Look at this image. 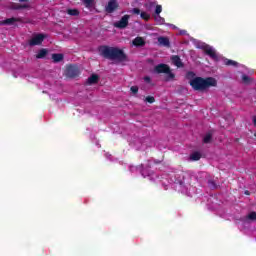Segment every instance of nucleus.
Masks as SVG:
<instances>
[{"mask_svg":"<svg viewBox=\"0 0 256 256\" xmlns=\"http://www.w3.org/2000/svg\"><path fill=\"white\" fill-rule=\"evenodd\" d=\"M162 185H174V187L182 192L184 195L191 197L193 186H191V176L184 172H180L179 174H172L170 177L165 175L161 180Z\"/></svg>","mask_w":256,"mask_h":256,"instance_id":"obj_1","label":"nucleus"},{"mask_svg":"<svg viewBox=\"0 0 256 256\" xmlns=\"http://www.w3.org/2000/svg\"><path fill=\"white\" fill-rule=\"evenodd\" d=\"M190 85L194 91H205V89H209V87H217V80L213 77H195L190 80Z\"/></svg>","mask_w":256,"mask_h":256,"instance_id":"obj_2","label":"nucleus"},{"mask_svg":"<svg viewBox=\"0 0 256 256\" xmlns=\"http://www.w3.org/2000/svg\"><path fill=\"white\" fill-rule=\"evenodd\" d=\"M101 55L112 61H125V53L119 48L104 46L100 49Z\"/></svg>","mask_w":256,"mask_h":256,"instance_id":"obj_3","label":"nucleus"},{"mask_svg":"<svg viewBox=\"0 0 256 256\" xmlns=\"http://www.w3.org/2000/svg\"><path fill=\"white\" fill-rule=\"evenodd\" d=\"M155 73H165L166 81H171L175 78V74L171 72V69L167 64H159L154 68Z\"/></svg>","mask_w":256,"mask_h":256,"instance_id":"obj_4","label":"nucleus"},{"mask_svg":"<svg viewBox=\"0 0 256 256\" xmlns=\"http://www.w3.org/2000/svg\"><path fill=\"white\" fill-rule=\"evenodd\" d=\"M130 171H140L142 176L148 177V179L150 181H157V180H159V176L155 175V172H150L147 168L143 169V165H141L140 167L132 166L130 168Z\"/></svg>","mask_w":256,"mask_h":256,"instance_id":"obj_5","label":"nucleus"},{"mask_svg":"<svg viewBox=\"0 0 256 256\" xmlns=\"http://www.w3.org/2000/svg\"><path fill=\"white\" fill-rule=\"evenodd\" d=\"M197 48L203 49L206 55L211 57V59H213L214 61H217V59H219V55L217 54V51H215V48H213L212 46L207 45L205 43H200L197 45Z\"/></svg>","mask_w":256,"mask_h":256,"instance_id":"obj_6","label":"nucleus"},{"mask_svg":"<svg viewBox=\"0 0 256 256\" xmlns=\"http://www.w3.org/2000/svg\"><path fill=\"white\" fill-rule=\"evenodd\" d=\"M45 40V35L43 34H34L29 40L30 47H35V45H41Z\"/></svg>","mask_w":256,"mask_h":256,"instance_id":"obj_7","label":"nucleus"},{"mask_svg":"<svg viewBox=\"0 0 256 256\" xmlns=\"http://www.w3.org/2000/svg\"><path fill=\"white\" fill-rule=\"evenodd\" d=\"M129 25V15H124L120 21L114 23V27L117 29H125Z\"/></svg>","mask_w":256,"mask_h":256,"instance_id":"obj_8","label":"nucleus"},{"mask_svg":"<svg viewBox=\"0 0 256 256\" xmlns=\"http://www.w3.org/2000/svg\"><path fill=\"white\" fill-rule=\"evenodd\" d=\"M117 7L118 5L116 0H109L108 4L105 7V10L107 13H113V11H115Z\"/></svg>","mask_w":256,"mask_h":256,"instance_id":"obj_9","label":"nucleus"},{"mask_svg":"<svg viewBox=\"0 0 256 256\" xmlns=\"http://www.w3.org/2000/svg\"><path fill=\"white\" fill-rule=\"evenodd\" d=\"M251 221H256V212H250L245 220H244V224L249 225V223H251Z\"/></svg>","mask_w":256,"mask_h":256,"instance_id":"obj_10","label":"nucleus"},{"mask_svg":"<svg viewBox=\"0 0 256 256\" xmlns=\"http://www.w3.org/2000/svg\"><path fill=\"white\" fill-rule=\"evenodd\" d=\"M158 43L162 47H169V45H170L169 38L163 37V36L158 37Z\"/></svg>","mask_w":256,"mask_h":256,"instance_id":"obj_11","label":"nucleus"},{"mask_svg":"<svg viewBox=\"0 0 256 256\" xmlns=\"http://www.w3.org/2000/svg\"><path fill=\"white\" fill-rule=\"evenodd\" d=\"M132 43L134 47H143V45H145V39L141 37H136Z\"/></svg>","mask_w":256,"mask_h":256,"instance_id":"obj_12","label":"nucleus"},{"mask_svg":"<svg viewBox=\"0 0 256 256\" xmlns=\"http://www.w3.org/2000/svg\"><path fill=\"white\" fill-rule=\"evenodd\" d=\"M172 63L176 67H183V62L181 61V58L179 56H172Z\"/></svg>","mask_w":256,"mask_h":256,"instance_id":"obj_13","label":"nucleus"},{"mask_svg":"<svg viewBox=\"0 0 256 256\" xmlns=\"http://www.w3.org/2000/svg\"><path fill=\"white\" fill-rule=\"evenodd\" d=\"M99 81V77L97 75H92L88 78L87 83L88 85H93L94 83H97Z\"/></svg>","mask_w":256,"mask_h":256,"instance_id":"obj_14","label":"nucleus"},{"mask_svg":"<svg viewBox=\"0 0 256 256\" xmlns=\"http://www.w3.org/2000/svg\"><path fill=\"white\" fill-rule=\"evenodd\" d=\"M191 161H199L201 159V153L194 152L190 155Z\"/></svg>","mask_w":256,"mask_h":256,"instance_id":"obj_15","label":"nucleus"},{"mask_svg":"<svg viewBox=\"0 0 256 256\" xmlns=\"http://www.w3.org/2000/svg\"><path fill=\"white\" fill-rule=\"evenodd\" d=\"M52 59L54 63H59V61H63V54H53Z\"/></svg>","mask_w":256,"mask_h":256,"instance_id":"obj_16","label":"nucleus"},{"mask_svg":"<svg viewBox=\"0 0 256 256\" xmlns=\"http://www.w3.org/2000/svg\"><path fill=\"white\" fill-rule=\"evenodd\" d=\"M45 55H47V49H41L37 55L36 58L37 59H43L45 57Z\"/></svg>","mask_w":256,"mask_h":256,"instance_id":"obj_17","label":"nucleus"},{"mask_svg":"<svg viewBox=\"0 0 256 256\" xmlns=\"http://www.w3.org/2000/svg\"><path fill=\"white\" fill-rule=\"evenodd\" d=\"M87 9H93V0H82Z\"/></svg>","mask_w":256,"mask_h":256,"instance_id":"obj_18","label":"nucleus"},{"mask_svg":"<svg viewBox=\"0 0 256 256\" xmlns=\"http://www.w3.org/2000/svg\"><path fill=\"white\" fill-rule=\"evenodd\" d=\"M224 65H228V66H233V67H237V65H239V63L233 61V60H229V59H225L224 60Z\"/></svg>","mask_w":256,"mask_h":256,"instance_id":"obj_19","label":"nucleus"},{"mask_svg":"<svg viewBox=\"0 0 256 256\" xmlns=\"http://www.w3.org/2000/svg\"><path fill=\"white\" fill-rule=\"evenodd\" d=\"M140 17L141 19H144V21H149V19H151V14L147 12H141Z\"/></svg>","mask_w":256,"mask_h":256,"instance_id":"obj_20","label":"nucleus"},{"mask_svg":"<svg viewBox=\"0 0 256 256\" xmlns=\"http://www.w3.org/2000/svg\"><path fill=\"white\" fill-rule=\"evenodd\" d=\"M67 13H68V15H72L73 17H77V15H79V10H77V9H68Z\"/></svg>","mask_w":256,"mask_h":256,"instance_id":"obj_21","label":"nucleus"},{"mask_svg":"<svg viewBox=\"0 0 256 256\" xmlns=\"http://www.w3.org/2000/svg\"><path fill=\"white\" fill-rule=\"evenodd\" d=\"M155 21L159 24V25H163V23H165V18H162L159 14H157L155 16Z\"/></svg>","mask_w":256,"mask_h":256,"instance_id":"obj_22","label":"nucleus"},{"mask_svg":"<svg viewBox=\"0 0 256 256\" xmlns=\"http://www.w3.org/2000/svg\"><path fill=\"white\" fill-rule=\"evenodd\" d=\"M3 25H13V23H15V18H8L6 20H4Z\"/></svg>","mask_w":256,"mask_h":256,"instance_id":"obj_23","label":"nucleus"},{"mask_svg":"<svg viewBox=\"0 0 256 256\" xmlns=\"http://www.w3.org/2000/svg\"><path fill=\"white\" fill-rule=\"evenodd\" d=\"M242 81H243V83L249 84V83H251V78L249 76H247L246 74H243Z\"/></svg>","mask_w":256,"mask_h":256,"instance_id":"obj_24","label":"nucleus"},{"mask_svg":"<svg viewBox=\"0 0 256 256\" xmlns=\"http://www.w3.org/2000/svg\"><path fill=\"white\" fill-rule=\"evenodd\" d=\"M212 136L211 134H206L204 137V143H211Z\"/></svg>","mask_w":256,"mask_h":256,"instance_id":"obj_25","label":"nucleus"},{"mask_svg":"<svg viewBox=\"0 0 256 256\" xmlns=\"http://www.w3.org/2000/svg\"><path fill=\"white\" fill-rule=\"evenodd\" d=\"M163 11V7L161 5H157L155 9L156 15H159Z\"/></svg>","mask_w":256,"mask_h":256,"instance_id":"obj_26","label":"nucleus"},{"mask_svg":"<svg viewBox=\"0 0 256 256\" xmlns=\"http://www.w3.org/2000/svg\"><path fill=\"white\" fill-rule=\"evenodd\" d=\"M145 101H147V103H155V98L153 96H147Z\"/></svg>","mask_w":256,"mask_h":256,"instance_id":"obj_27","label":"nucleus"},{"mask_svg":"<svg viewBox=\"0 0 256 256\" xmlns=\"http://www.w3.org/2000/svg\"><path fill=\"white\" fill-rule=\"evenodd\" d=\"M131 13H133L134 15H140L141 10H139V8H134V9L131 10Z\"/></svg>","mask_w":256,"mask_h":256,"instance_id":"obj_28","label":"nucleus"},{"mask_svg":"<svg viewBox=\"0 0 256 256\" xmlns=\"http://www.w3.org/2000/svg\"><path fill=\"white\" fill-rule=\"evenodd\" d=\"M130 91H132V92L135 94V93H137V92L139 91V87H137V86H132V87L130 88Z\"/></svg>","mask_w":256,"mask_h":256,"instance_id":"obj_29","label":"nucleus"},{"mask_svg":"<svg viewBox=\"0 0 256 256\" xmlns=\"http://www.w3.org/2000/svg\"><path fill=\"white\" fill-rule=\"evenodd\" d=\"M144 81H145L146 83H151V78H150L149 76H145V77H144Z\"/></svg>","mask_w":256,"mask_h":256,"instance_id":"obj_30","label":"nucleus"},{"mask_svg":"<svg viewBox=\"0 0 256 256\" xmlns=\"http://www.w3.org/2000/svg\"><path fill=\"white\" fill-rule=\"evenodd\" d=\"M25 7H27V5H24V6H17L16 9H23V8H25Z\"/></svg>","mask_w":256,"mask_h":256,"instance_id":"obj_31","label":"nucleus"},{"mask_svg":"<svg viewBox=\"0 0 256 256\" xmlns=\"http://www.w3.org/2000/svg\"><path fill=\"white\" fill-rule=\"evenodd\" d=\"M185 33H187V31H185V30L180 31V35H185Z\"/></svg>","mask_w":256,"mask_h":256,"instance_id":"obj_32","label":"nucleus"},{"mask_svg":"<svg viewBox=\"0 0 256 256\" xmlns=\"http://www.w3.org/2000/svg\"><path fill=\"white\" fill-rule=\"evenodd\" d=\"M252 121H253L254 125H256V116L253 117Z\"/></svg>","mask_w":256,"mask_h":256,"instance_id":"obj_33","label":"nucleus"},{"mask_svg":"<svg viewBox=\"0 0 256 256\" xmlns=\"http://www.w3.org/2000/svg\"><path fill=\"white\" fill-rule=\"evenodd\" d=\"M170 27H173V29H177L173 24H170Z\"/></svg>","mask_w":256,"mask_h":256,"instance_id":"obj_34","label":"nucleus"},{"mask_svg":"<svg viewBox=\"0 0 256 256\" xmlns=\"http://www.w3.org/2000/svg\"><path fill=\"white\" fill-rule=\"evenodd\" d=\"M239 229H243V224H239Z\"/></svg>","mask_w":256,"mask_h":256,"instance_id":"obj_35","label":"nucleus"},{"mask_svg":"<svg viewBox=\"0 0 256 256\" xmlns=\"http://www.w3.org/2000/svg\"><path fill=\"white\" fill-rule=\"evenodd\" d=\"M21 3H25V1H27V0H19Z\"/></svg>","mask_w":256,"mask_h":256,"instance_id":"obj_36","label":"nucleus"},{"mask_svg":"<svg viewBox=\"0 0 256 256\" xmlns=\"http://www.w3.org/2000/svg\"><path fill=\"white\" fill-rule=\"evenodd\" d=\"M69 71H73V66H71V67L69 68Z\"/></svg>","mask_w":256,"mask_h":256,"instance_id":"obj_37","label":"nucleus"},{"mask_svg":"<svg viewBox=\"0 0 256 256\" xmlns=\"http://www.w3.org/2000/svg\"><path fill=\"white\" fill-rule=\"evenodd\" d=\"M14 77H19V75L14 74Z\"/></svg>","mask_w":256,"mask_h":256,"instance_id":"obj_38","label":"nucleus"},{"mask_svg":"<svg viewBox=\"0 0 256 256\" xmlns=\"http://www.w3.org/2000/svg\"><path fill=\"white\" fill-rule=\"evenodd\" d=\"M245 194H246V195H249V192L246 191Z\"/></svg>","mask_w":256,"mask_h":256,"instance_id":"obj_39","label":"nucleus"},{"mask_svg":"<svg viewBox=\"0 0 256 256\" xmlns=\"http://www.w3.org/2000/svg\"><path fill=\"white\" fill-rule=\"evenodd\" d=\"M188 75H193V73L190 72V73H188Z\"/></svg>","mask_w":256,"mask_h":256,"instance_id":"obj_40","label":"nucleus"},{"mask_svg":"<svg viewBox=\"0 0 256 256\" xmlns=\"http://www.w3.org/2000/svg\"><path fill=\"white\" fill-rule=\"evenodd\" d=\"M254 137H256V132L254 133Z\"/></svg>","mask_w":256,"mask_h":256,"instance_id":"obj_41","label":"nucleus"}]
</instances>
